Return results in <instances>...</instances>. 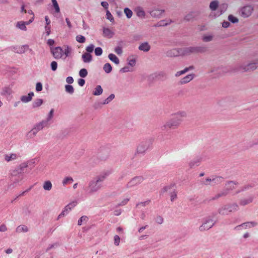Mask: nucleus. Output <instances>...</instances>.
I'll use <instances>...</instances> for the list:
<instances>
[{
	"mask_svg": "<svg viewBox=\"0 0 258 258\" xmlns=\"http://www.w3.org/2000/svg\"><path fill=\"white\" fill-rule=\"evenodd\" d=\"M206 50L205 47H189L183 49H173L167 52V55L170 57L177 56L180 55H188L191 53L203 52Z\"/></svg>",
	"mask_w": 258,
	"mask_h": 258,
	"instance_id": "1",
	"label": "nucleus"
},
{
	"mask_svg": "<svg viewBox=\"0 0 258 258\" xmlns=\"http://www.w3.org/2000/svg\"><path fill=\"white\" fill-rule=\"evenodd\" d=\"M128 64L131 67H134L136 64V57L133 55L130 56L127 58Z\"/></svg>",
	"mask_w": 258,
	"mask_h": 258,
	"instance_id": "21",
	"label": "nucleus"
},
{
	"mask_svg": "<svg viewBox=\"0 0 258 258\" xmlns=\"http://www.w3.org/2000/svg\"><path fill=\"white\" fill-rule=\"evenodd\" d=\"M48 124L47 121L43 120L37 124L27 134L30 138L34 137L37 133Z\"/></svg>",
	"mask_w": 258,
	"mask_h": 258,
	"instance_id": "5",
	"label": "nucleus"
},
{
	"mask_svg": "<svg viewBox=\"0 0 258 258\" xmlns=\"http://www.w3.org/2000/svg\"><path fill=\"white\" fill-rule=\"evenodd\" d=\"M213 36L211 35L204 36L203 38V40L205 42H209L212 40Z\"/></svg>",
	"mask_w": 258,
	"mask_h": 258,
	"instance_id": "51",
	"label": "nucleus"
},
{
	"mask_svg": "<svg viewBox=\"0 0 258 258\" xmlns=\"http://www.w3.org/2000/svg\"><path fill=\"white\" fill-rule=\"evenodd\" d=\"M253 11V8L250 6L244 7L241 9V15L244 18H246L251 15Z\"/></svg>",
	"mask_w": 258,
	"mask_h": 258,
	"instance_id": "11",
	"label": "nucleus"
},
{
	"mask_svg": "<svg viewBox=\"0 0 258 258\" xmlns=\"http://www.w3.org/2000/svg\"><path fill=\"white\" fill-rule=\"evenodd\" d=\"M124 12L127 18H131L133 15L132 11L128 8H125Z\"/></svg>",
	"mask_w": 258,
	"mask_h": 258,
	"instance_id": "36",
	"label": "nucleus"
},
{
	"mask_svg": "<svg viewBox=\"0 0 258 258\" xmlns=\"http://www.w3.org/2000/svg\"><path fill=\"white\" fill-rule=\"evenodd\" d=\"M88 75V72L86 69H82L80 70L79 72V75L80 77L82 78L86 77Z\"/></svg>",
	"mask_w": 258,
	"mask_h": 258,
	"instance_id": "39",
	"label": "nucleus"
},
{
	"mask_svg": "<svg viewBox=\"0 0 258 258\" xmlns=\"http://www.w3.org/2000/svg\"><path fill=\"white\" fill-rule=\"evenodd\" d=\"M101 5L105 9L107 10L108 7V4L106 2H102L101 3Z\"/></svg>",
	"mask_w": 258,
	"mask_h": 258,
	"instance_id": "60",
	"label": "nucleus"
},
{
	"mask_svg": "<svg viewBox=\"0 0 258 258\" xmlns=\"http://www.w3.org/2000/svg\"><path fill=\"white\" fill-rule=\"evenodd\" d=\"M194 78V74H189L181 79L180 83L181 84H184L189 82Z\"/></svg>",
	"mask_w": 258,
	"mask_h": 258,
	"instance_id": "15",
	"label": "nucleus"
},
{
	"mask_svg": "<svg viewBox=\"0 0 258 258\" xmlns=\"http://www.w3.org/2000/svg\"><path fill=\"white\" fill-rule=\"evenodd\" d=\"M43 103V100L41 99H36L33 103V106L34 107H37L40 106Z\"/></svg>",
	"mask_w": 258,
	"mask_h": 258,
	"instance_id": "40",
	"label": "nucleus"
},
{
	"mask_svg": "<svg viewBox=\"0 0 258 258\" xmlns=\"http://www.w3.org/2000/svg\"><path fill=\"white\" fill-rule=\"evenodd\" d=\"M27 47V46H23L21 47H20L19 49V50H17V53H24V48L25 47Z\"/></svg>",
	"mask_w": 258,
	"mask_h": 258,
	"instance_id": "58",
	"label": "nucleus"
},
{
	"mask_svg": "<svg viewBox=\"0 0 258 258\" xmlns=\"http://www.w3.org/2000/svg\"><path fill=\"white\" fill-rule=\"evenodd\" d=\"M51 2L55 9V12L56 13H59L60 12V9L56 0H51Z\"/></svg>",
	"mask_w": 258,
	"mask_h": 258,
	"instance_id": "38",
	"label": "nucleus"
},
{
	"mask_svg": "<svg viewBox=\"0 0 258 258\" xmlns=\"http://www.w3.org/2000/svg\"><path fill=\"white\" fill-rule=\"evenodd\" d=\"M238 209V205L234 204L222 207L219 210V212L221 215H228L231 212L236 211Z\"/></svg>",
	"mask_w": 258,
	"mask_h": 258,
	"instance_id": "4",
	"label": "nucleus"
},
{
	"mask_svg": "<svg viewBox=\"0 0 258 258\" xmlns=\"http://www.w3.org/2000/svg\"><path fill=\"white\" fill-rule=\"evenodd\" d=\"M238 187V184L237 183H236L234 181H229L227 182V183L225 184V189L223 191L215 195V196L213 198V199L216 200L220 197L225 196L230 191L237 189Z\"/></svg>",
	"mask_w": 258,
	"mask_h": 258,
	"instance_id": "3",
	"label": "nucleus"
},
{
	"mask_svg": "<svg viewBox=\"0 0 258 258\" xmlns=\"http://www.w3.org/2000/svg\"><path fill=\"white\" fill-rule=\"evenodd\" d=\"M63 50L60 47L51 49V52L55 59L61 58L63 56Z\"/></svg>",
	"mask_w": 258,
	"mask_h": 258,
	"instance_id": "9",
	"label": "nucleus"
},
{
	"mask_svg": "<svg viewBox=\"0 0 258 258\" xmlns=\"http://www.w3.org/2000/svg\"><path fill=\"white\" fill-rule=\"evenodd\" d=\"M257 223L253 222H247L241 224L240 226H247V225H256Z\"/></svg>",
	"mask_w": 258,
	"mask_h": 258,
	"instance_id": "55",
	"label": "nucleus"
},
{
	"mask_svg": "<svg viewBox=\"0 0 258 258\" xmlns=\"http://www.w3.org/2000/svg\"><path fill=\"white\" fill-rule=\"evenodd\" d=\"M223 180V179L220 177H217L216 178H213L211 179V178H207L206 179L205 184L206 185L210 184L208 183V182L211 181L212 182V185H214L215 184L221 183Z\"/></svg>",
	"mask_w": 258,
	"mask_h": 258,
	"instance_id": "13",
	"label": "nucleus"
},
{
	"mask_svg": "<svg viewBox=\"0 0 258 258\" xmlns=\"http://www.w3.org/2000/svg\"><path fill=\"white\" fill-rule=\"evenodd\" d=\"M77 202L74 201L68 205H67L64 208V210L59 215L58 218H60L61 217L67 215L69 212L72 210V208L75 207L77 205Z\"/></svg>",
	"mask_w": 258,
	"mask_h": 258,
	"instance_id": "7",
	"label": "nucleus"
},
{
	"mask_svg": "<svg viewBox=\"0 0 258 258\" xmlns=\"http://www.w3.org/2000/svg\"><path fill=\"white\" fill-rule=\"evenodd\" d=\"M94 48V45L93 44H90L86 47V50L87 51V52L89 53L93 52Z\"/></svg>",
	"mask_w": 258,
	"mask_h": 258,
	"instance_id": "50",
	"label": "nucleus"
},
{
	"mask_svg": "<svg viewBox=\"0 0 258 258\" xmlns=\"http://www.w3.org/2000/svg\"><path fill=\"white\" fill-rule=\"evenodd\" d=\"M43 188L46 190H50L52 188V184L50 181L44 182L43 186Z\"/></svg>",
	"mask_w": 258,
	"mask_h": 258,
	"instance_id": "29",
	"label": "nucleus"
},
{
	"mask_svg": "<svg viewBox=\"0 0 258 258\" xmlns=\"http://www.w3.org/2000/svg\"><path fill=\"white\" fill-rule=\"evenodd\" d=\"M167 24L166 23H165L164 21H160L159 22L157 26H165Z\"/></svg>",
	"mask_w": 258,
	"mask_h": 258,
	"instance_id": "63",
	"label": "nucleus"
},
{
	"mask_svg": "<svg viewBox=\"0 0 258 258\" xmlns=\"http://www.w3.org/2000/svg\"><path fill=\"white\" fill-rule=\"evenodd\" d=\"M109 59L114 62L116 64H118L119 63V60L118 57L114 54L110 53L108 55Z\"/></svg>",
	"mask_w": 258,
	"mask_h": 258,
	"instance_id": "23",
	"label": "nucleus"
},
{
	"mask_svg": "<svg viewBox=\"0 0 258 258\" xmlns=\"http://www.w3.org/2000/svg\"><path fill=\"white\" fill-rule=\"evenodd\" d=\"M71 51V48L69 46L67 45L64 46V54L66 55V57L70 55Z\"/></svg>",
	"mask_w": 258,
	"mask_h": 258,
	"instance_id": "35",
	"label": "nucleus"
},
{
	"mask_svg": "<svg viewBox=\"0 0 258 258\" xmlns=\"http://www.w3.org/2000/svg\"><path fill=\"white\" fill-rule=\"evenodd\" d=\"M108 173H104L96 177V181L97 183L103 181L104 179L107 176Z\"/></svg>",
	"mask_w": 258,
	"mask_h": 258,
	"instance_id": "24",
	"label": "nucleus"
},
{
	"mask_svg": "<svg viewBox=\"0 0 258 258\" xmlns=\"http://www.w3.org/2000/svg\"><path fill=\"white\" fill-rule=\"evenodd\" d=\"M103 90L100 85L97 86L96 87L95 91L93 92V95L97 96V95H100L102 93Z\"/></svg>",
	"mask_w": 258,
	"mask_h": 258,
	"instance_id": "26",
	"label": "nucleus"
},
{
	"mask_svg": "<svg viewBox=\"0 0 258 258\" xmlns=\"http://www.w3.org/2000/svg\"><path fill=\"white\" fill-rule=\"evenodd\" d=\"M103 35L105 37H107L108 38H111L113 35L114 33L109 28H104L103 29Z\"/></svg>",
	"mask_w": 258,
	"mask_h": 258,
	"instance_id": "16",
	"label": "nucleus"
},
{
	"mask_svg": "<svg viewBox=\"0 0 258 258\" xmlns=\"http://www.w3.org/2000/svg\"><path fill=\"white\" fill-rule=\"evenodd\" d=\"M218 6V2L217 1H213L210 4V8L212 11H215L217 9Z\"/></svg>",
	"mask_w": 258,
	"mask_h": 258,
	"instance_id": "31",
	"label": "nucleus"
},
{
	"mask_svg": "<svg viewBox=\"0 0 258 258\" xmlns=\"http://www.w3.org/2000/svg\"><path fill=\"white\" fill-rule=\"evenodd\" d=\"M66 91L70 94H73L74 91L73 87L72 85H66L65 86Z\"/></svg>",
	"mask_w": 258,
	"mask_h": 258,
	"instance_id": "37",
	"label": "nucleus"
},
{
	"mask_svg": "<svg viewBox=\"0 0 258 258\" xmlns=\"http://www.w3.org/2000/svg\"><path fill=\"white\" fill-rule=\"evenodd\" d=\"M101 188V186L95 181H91L88 187V190L89 193H92L97 191Z\"/></svg>",
	"mask_w": 258,
	"mask_h": 258,
	"instance_id": "10",
	"label": "nucleus"
},
{
	"mask_svg": "<svg viewBox=\"0 0 258 258\" xmlns=\"http://www.w3.org/2000/svg\"><path fill=\"white\" fill-rule=\"evenodd\" d=\"M136 12L137 15L138 17L142 18H143L145 17V13L142 8H137L136 9Z\"/></svg>",
	"mask_w": 258,
	"mask_h": 258,
	"instance_id": "22",
	"label": "nucleus"
},
{
	"mask_svg": "<svg viewBox=\"0 0 258 258\" xmlns=\"http://www.w3.org/2000/svg\"><path fill=\"white\" fill-rule=\"evenodd\" d=\"M51 68L52 71H55L57 68V63L56 61H53L51 63Z\"/></svg>",
	"mask_w": 258,
	"mask_h": 258,
	"instance_id": "52",
	"label": "nucleus"
},
{
	"mask_svg": "<svg viewBox=\"0 0 258 258\" xmlns=\"http://www.w3.org/2000/svg\"><path fill=\"white\" fill-rule=\"evenodd\" d=\"M102 53V49L101 47H97L95 49V54L97 56H100Z\"/></svg>",
	"mask_w": 258,
	"mask_h": 258,
	"instance_id": "45",
	"label": "nucleus"
},
{
	"mask_svg": "<svg viewBox=\"0 0 258 258\" xmlns=\"http://www.w3.org/2000/svg\"><path fill=\"white\" fill-rule=\"evenodd\" d=\"M115 52L117 54H121L122 52V48L120 46H117L115 48V50H114Z\"/></svg>",
	"mask_w": 258,
	"mask_h": 258,
	"instance_id": "54",
	"label": "nucleus"
},
{
	"mask_svg": "<svg viewBox=\"0 0 258 258\" xmlns=\"http://www.w3.org/2000/svg\"><path fill=\"white\" fill-rule=\"evenodd\" d=\"M170 196L171 201H174L177 198V193L175 190L170 193Z\"/></svg>",
	"mask_w": 258,
	"mask_h": 258,
	"instance_id": "47",
	"label": "nucleus"
},
{
	"mask_svg": "<svg viewBox=\"0 0 258 258\" xmlns=\"http://www.w3.org/2000/svg\"><path fill=\"white\" fill-rule=\"evenodd\" d=\"M203 225L208 224L209 226H213L214 224V221L212 218L208 217L206 219L205 222L203 224Z\"/></svg>",
	"mask_w": 258,
	"mask_h": 258,
	"instance_id": "33",
	"label": "nucleus"
},
{
	"mask_svg": "<svg viewBox=\"0 0 258 258\" xmlns=\"http://www.w3.org/2000/svg\"><path fill=\"white\" fill-rule=\"evenodd\" d=\"M148 147L146 144L141 143L138 146L137 151L138 153H144L148 149Z\"/></svg>",
	"mask_w": 258,
	"mask_h": 258,
	"instance_id": "14",
	"label": "nucleus"
},
{
	"mask_svg": "<svg viewBox=\"0 0 258 258\" xmlns=\"http://www.w3.org/2000/svg\"><path fill=\"white\" fill-rule=\"evenodd\" d=\"M188 70H189V68H186L184 69L182 71H180L177 72L176 73V74H175V76H176V77L180 76V75H181L185 73L186 72H187Z\"/></svg>",
	"mask_w": 258,
	"mask_h": 258,
	"instance_id": "46",
	"label": "nucleus"
},
{
	"mask_svg": "<svg viewBox=\"0 0 258 258\" xmlns=\"http://www.w3.org/2000/svg\"><path fill=\"white\" fill-rule=\"evenodd\" d=\"M88 220V218L87 216H82L78 222V225H81L82 224H86Z\"/></svg>",
	"mask_w": 258,
	"mask_h": 258,
	"instance_id": "28",
	"label": "nucleus"
},
{
	"mask_svg": "<svg viewBox=\"0 0 258 258\" xmlns=\"http://www.w3.org/2000/svg\"><path fill=\"white\" fill-rule=\"evenodd\" d=\"M106 18L110 21L111 22H113L114 21V18L108 10L106 11Z\"/></svg>",
	"mask_w": 258,
	"mask_h": 258,
	"instance_id": "44",
	"label": "nucleus"
},
{
	"mask_svg": "<svg viewBox=\"0 0 258 258\" xmlns=\"http://www.w3.org/2000/svg\"><path fill=\"white\" fill-rule=\"evenodd\" d=\"M228 20L233 23H237L238 21V20L237 18L231 15L228 16Z\"/></svg>",
	"mask_w": 258,
	"mask_h": 258,
	"instance_id": "43",
	"label": "nucleus"
},
{
	"mask_svg": "<svg viewBox=\"0 0 258 258\" xmlns=\"http://www.w3.org/2000/svg\"><path fill=\"white\" fill-rule=\"evenodd\" d=\"M53 112H54L53 109H51L49 113L47 120H45L46 121H47V123H48V122L52 118L53 116Z\"/></svg>",
	"mask_w": 258,
	"mask_h": 258,
	"instance_id": "49",
	"label": "nucleus"
},
{
	"mask_svg": "<svg viewBox=\"0 0 258 258\" xmlns=\"http://www.w3.org/2000/svg\"><path fill=\"white\" fill-rule=\"evenodd\" d=\"M13 249L11 248H9L5 250V252L7 253V254H10V253H12L13 252Z\"/></svg>",
	"mask_w": 258,
	"mask_h": 258,
	"instance_id": "64",
	"label": "nucleus"
},
{
	"mask_svg": "<svg viewBox=\"0 0 258 258\" xmlns=\"http://www.w3.org/2000/svg\"><path fill=\"white\" fill-rule=\"evenodd\" d=\"M33 21V16L30 19V20L28 22H23L20 21L17 23V27L19 29L26 31L27 30V28L26 27V25H29L31 23H32Z\"/></svg>",
	"mask_w": 258,
	"mask_h": 258,
	"instance_id": "12",
	"label": "nucleus"
},
{
	"mask_svg": "<svg viewBox=\"0 0 258 258\" xmlns=\"http://www.w3.org/2000/svg\"><path fill=\"white\" fill-rule=\"evenodd\" d=\"M83 60L84 62H90L91 61L92 57V55L89 53H84L82 56Z\"/></svg>",
	"mask_w": 258,
	"mask_h": 258,
	"instance_id": "18",
	"label": "nucleus"
},
{
	"mask_svg": "<svg viewBox=\"0 0 258 258\" xmlns=\"http://www.w3.org/2000/svg\"><path fill=\"white\" fill-rule=\"evenodd\" d=\"M115 97V96L114 94H112L109 95L108 97H107L105 100L104 101L103 104H107L109 102H110L111 100H112Z\"/></svg>",
	"mask_w": 258,
	"mask_h": 258,
	"instance_id": "41",
	"label": "nucleus"
},
{
	"mask_svg": "<svg viewBox=\"0 0 258 258\" xmlns=\"http://www.w3.org/2000/svg\"><path fill=\"white\" fill-rule=\"evenodd\" d=\"M85 80L83 79H80L78 80V84L80 86H83L85 84Z\"/></svg>",
	"mask_w": 258,
	"mask_h": 258,
	"instance_id": "59",
	"label": "nucleus"
},
{
	"mask_svg": "<svg viewBox=\"0 0 258 258\" xmlns=\"http://www.w3.org/2000/svg\"><path fill=\"white\" fill-rule=\"evenodd\" d=\"M156 221L158 224H161L163 221V219L161 217L159 216L157 217Z\"/></svg>",
	"mask_w": 258,
	"mask_h": 258,
	"instance_id": "57",
	"label": "nucleus"
},
{
	"mask_svg": "<svg viewBox=\"0 0 258 258\" xmlns=\"http://www.w3.org/2000/svg\"><path fill=\"white\" fill-rule=\"evenodd\" d=\"M185 116L184 112L178 113L174 114L172 117L167 121L162 126L163 131H167L169 129H175L178 127L183 120V117Z\"/></svg>",
	"mask_w": 258,
	"mask_h": 258,
	"instance_id": "2",
	"label": "nucleus"
},
{
	"mask_svg": "<svg viewBox=\"0 0 258 258\" xmlns=\"http://www.w3.org/2000/svg\"><path fill=\"white\" fill-rule=\"evenodd\" d=\"M45 31L46 32L47 35L48 36L50 33V27L49 26H45Z\"/></svg>",
	"mask_w": 258,
	"mask_h": 258,
	"instance_id": "62",
	"label": "nucleus"
},
{
	"mask_svg": "<svg viewBox=\"0 0 258 258\" xmlns=\"http://www.w3.org/2000/svg\"><path fill=\"white\" fill-rule=\"evenodd\" d=\"M230 25V23L227 21L223 22L222 23V27L224 28H228Z\"/></svg>",
	"mask_w": 258,
	"mask_h": 258,
	"instance_id": "61",
	"label": "nucleus"
},
{
	"mask_svg": "<svg viewBox=\"0 0 258 258\" xmlns=\"http://www.w3.org/2000/svg\"><path fill=\"white\" fill-rule=\"evenodd\" d=\"M16 231L18 233H25L28 231L27 227H17Z\"/></svg>",
	"mask_w": 258,
	"mask_h": 258,
	"instance_id": "27",
	"label": "nucleus"
},
{
	"mask_svg": "<svg viewBox=\"0 0 258 258\" xmlns=\"http://www.w3.org/2000/svg\"><path fill=\"white\" fill-rule=\"evenodd\" d=\"M103 70L106 73H109L112 71V67L110 63H106L103 66Z\"/></svg>",
	"mask_w": 258,
	"mask_h": 258,
	"instance_id": "30",
	"label": "nucleus"
},
{
	"mask_svg": "<svg viewBox=\"0 0 258 258\" xmlns=\"http://www.w3.org/2000/svg\"><path fill=\"white\" fill-rule=\"evenodd\" d=\"M258 68V60H256L246 66H242L240 70L242 72L252 71Z\"/></svg>",
	"mask_w": 258,
	"mask_h": 258,
	"instance_id": "6",
	"label": "nucleus"
},
{
	"mask_svg": "<svg viewBox=\"0 0 258 258\" xmlns=\"http://www.w3.org/2000/svg\"><path fill=\"white\" fill-rule=\"evenodd\" d=\"M42 90V85L41 83L38 82L36 85V90L37 92L41 91Z\"/></svg>",
	"mask_w": 258,
	"mask_h": 258,
	"instance_id": "53",
	"label": "nucleus"
},
{
	"mask_svg": "<svg viewBox=\"0 0 258 258\" xmlns=\"http://www.w3.org/2000/svg\"><path fill=\"white\" fill-rule=\"evenodd\" d=\"M17 158V155L16 154L12 153L11 154H6L5 156V159L7 162L15 160Z\"/></svg>",
	"mask_w": 258,
	"mask_h": 258,
	"instance_id": "19",
	"label": "nucleus"
},
{
	"mask_svg": "<svg viewBox=\"0 0 258 258\" xmlns=\"http://www.w3.org/2000/svg\"><path fill=\"white\" fill-rule=\"evenodd\" d=\"M131 71H132V69L127 66L124 67L120 70V72L121 73H126Z\"/></svg>",
	"mask_w": 258,
	"mask_h": 258,
	"instance_id": "48",
	"label": "nucleus"
},
{
	"mask_svg": "<svg viewBox=\"0 0 258 258\" xmlns=\"http://www.w3.org/2000/svg\"><path fill=\"white\" fill-rule=\"evenodd\" d=\"M252 200L253 198L252 197H249L248 198L241 200L240 201V204L244 206L251 203Z\"/></svg>",
	"mask_w": 258,
	"mask_h": 258,
	"instance_id": "25",
	"label": "nucleus"
},
{
	"mask_svg": "<svg viewBox=\"0 0 258 258\" xmlns=\"http://www.w3.org/2000/svg\"><path fill=\"white\" fill-rule=\"evenodd\" d=\"M140 50L144 51H148L150 49V46L147 42L142 43L139 47Z\"/></svg>",
	"mask_w": 258,
	"mask_h": 258,
	"instance_id": "20",
	"label": "nucleus"
},
{
	"mask_svg": "<svg viewBox=\"0 0 258 258\" xmlns=\"http://www.w3.org/2000/svg\"><path fill=\"white\" fill-rule=\"evenodd\" d=\"M74 180L71 177H67L62 180V184L63 185H66L69 183H72Z\"/></svg>",
	"mask_w": 258,
	"mask_h": 258,
	"instance_id": "32",
	"label": "nucleus"
},
{
	"mask_svg": "<svg viewBox=\"0 0 258 258\" xmlns=\"http://www.w3.org/2000/svg\"><path fill=\"white\" fill-rule=\"evenodd\" d=\"M76 41L79 43H83L86 41V38L84 36L78 35L76 37Z\"/></svg>",
	"mask_w": 258,
	"mask_h": 258,
	"instance_id": "34",
	"label": "nucleus"
},
{
	"mask_svg": "<svg viewBox=\"0 0 258 258\" xmlns=\"http://www.w3.org/2000/svg\"><path fill=\"white\" fill-rule=\"evenodd\" d=\"M120 241V238L118 235L114 236V244L115 246H118Z\"/></svg>",
	"mask_w": 258,
	"mask_h": 258,
	"instance_id": "42",
	"label": "nucleus"
},
{
	"mask_svg": "<svg viewBox=\"0 0 258 258\" xmlns=\"http://www.w3.org/2000/svg\"><path fill=\"white\" fill-rule=\"evenodd\" d=\"M33 96H34L33 92H30L26 96H22L21 100L23 102H28L31 100L32 97Z\"/></svg>",
	"mask_w": 258,
	"mask_h": 258,
	"instance_id": "17",
	"label": "nucleus"
},
{
	"mask_svg": "<svg viewBox=\"0 0 258 258\" xmlns=\"http://www.w3.org/2000/svg\"><path fill=\"white\" fill-rule=\"evenodd\" d=\"M143 181V178L141 176H136L131 180L127 184V187H132L136 186Z\"/></svg>",
	"mask_w": 258,
	"mask_h": 258,
	"instance_id": "8",
	"label": "nucleus"
},
{
	"mask_svg": "<svg viewBox=\"0 0 258 258\" xmlns=\"http://www.w3.org/2000/svg\"><path fill=\"white\" fill-rule=\"evenodd\" d=\"M66 81L68 84H72L74 82V79L72 77H68L66 79Z\"/></svg>",
	"mask_w": 258,
	"mask_h": 258,
	"instance_id": "56",
	"label": "nucleus"
}]
</instances>
